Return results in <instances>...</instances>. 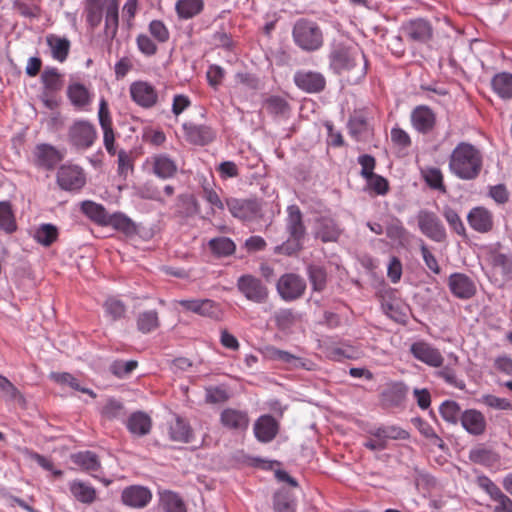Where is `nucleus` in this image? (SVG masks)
<instances>
[{"label":"nucleus","mask_w":512,"mask_h":512,"mask_svg":"<svg viewBox=\"0 0 512 512\" xmlns=\"http://www.w3.org/2000/svg\"><path fill=\"white\" fill-rule=\"evenodd\" d=\"M448 287L456 298L462 300L474 297L477 292L474 280L464 273L451 274L448 278Z\"/></svg>","instance_id":"9b49d317"},{"label":"nucleus","mask_w":512,"mask_h":512,"mask_svg":"<svg viewBox=\"0 0 512 512\" xmlns=\"http://www.w3.org/2000/svg\"><path fill=\"white\" fill-rule=\"evenodd\" d=\"M330 66L336 73H351L358 80L366 74L367 60L360 48L337 45L330 54Z\"/></svg>","instance_id":"f03ea898"},{"label":"nucleus","mask_w":512,"mask_h":512,"mask_svg":"<svg viewBox=\"0 0 512 512\" xmlns=\"http://www.w3.org/2000/svg\"><path fill=\"white\" fill-rule=\"evenodd\" d=\"M342 233V229L331 218H321L317 221L315 237L324 243L336 242Z\"/></svg>","instance_id":"a878e982"},{"label":"nucleus","mask_w":512,"mask_h":512,"mask_svg":"<svg viewBox=\"0 0 512 512\" xmlns=\"http://www.w3.org/2000/svg\"><path fill=\"white\" fill-rule=\"evenodd\" d=\"M152 167L154 174L161 179L173 178L178 171L176 162L166 154L153 156Z\"/></svg>","instance_id":"bb28decb"},{"label":"nucleus","mask_w":512,"mask_h":512,"mask_svg":"<svg viewBox=\"0 0 512 512\" xmlns=\"http://www.w3.org/2000/svg\"><path fill=\"white\" fill-rule=\"evenodd\" d=\"M371 435L383 438L386 443L389 439L406 440L409 438V433L406 430L396 426L379 427L371 431Z\"/></svg>","instance_id":"8fccbe9b"},{"label":"nucleus","mask_w":512,"mask_h":512,"mask_svg":"<svg viewBox=\"0 0 512 512\" xmlns=\"http://www.w3.org/2000/svg\"><path fill=\"white\" fill-rule=\"evenodd\" d=\"M309 280L315 291H321L326 284V272L322 267L316 265L308 266Z\"/></svg>","instance_id":"bf43d9fd"},{"label":"nucleus","mask_w":512,"mask_h":512,"mask_svg":"<svg viewBox=\"0 0 512 512\" xmlns=\"http://www.w3.org/2000/svg\"><path fill=\"white\" fill-rule=\"evenodd\" d=\"M449 170L457 178L475 180L483 169V155L479 148L469 142H459L449 156Z\"/></svg>","instance_id":"f257e3e1"},{"label":"nucleus","mask_w":512,"mask_h":512,"mask_svg":"<svg viewBox=\"0 0 512 512\" xmlns=\"http://www.w3.org/2000/svg\"><path fill=\"white\" fill-rule=\"evenodd\" d=\"M492 88L494 92L503 99L512 98V74L502 72L496 74L492 79Z\"/></svg>","instance_id":"e433bc0d"},{"label":"nucleus","mask_w":512,"mask_h":512,"mask_svg":"<svg viewBox=\"0 0 512 512\" xmlns=\"http://www.w3.org/2000/svg\"><path fill=\"white\" fill-rule=\"evenodd\" d=\"M58 229L53 224H42L34 233V239L43 246H50L57 240Z\"/></svg>","instance_id":"49530a36"},{"label":"nucleus","mask_w":512,"mask_h":512,"mask_svg":"<svg viewBox=\"0 0 512 512\" xmlns=\"http://www.w3.org/2000/svg\"><path fill=\"white\" fill-rule=\"evenodd\" d=\"M436 375L442 378L446 383L459 389H464L465 383L459 380L456 376L455 370L450 366H445L436 372Z\"/></svg>","instance_id":"338daca9"},{"label":"nucleus","mask_w":512,"mask_h":512,"mask_svg":"<svg viewBox=\"0 0 512 512\" xmlns=\"http://www.w3.org/2000/svg\"><path fill=\"white\" fill-rule=\"evenodd\" d=\"M169 436L172 441L188 443L192 439V430L187 422L176 417L175 421L170 424Z\"/></svg>","instance_id":"c9c22d12"},{"label":"nucleus","mask_w":512,"mask_h":512,"mask_svg":"<svg viewBox=\"0 0 512 512\" xmlns=\"http://www.w3.org/2000/svg\"><path fill=\"white\" fill-rule=\"evenodd\" d=\"M56 180L62 190L75 192L84 187L86 176L77 165H62L57 171Z\"/></svg>","instance_id":"0eeeda50"},{"label":"nucleus","mask_w":512,"mask_h":512,"mask_svg":"<svg viewBox=\"0 0 512 512\" xmlns=\"http://www.w3.org/2000/svg\"><path fill=\"white\" fill-rule=\"evenodd\" d=\"M202 0H178L175 6L177 15L181 19H190L203 10Z\"/></svg>","instance_id":"a19ab883"},{"label":"nucleus","mask_w":512,"mask_h":512,"mask_svg":"<svg viewBox=\"0 0 512 512\" xmlns=\"http://www.w3.org/2000/svg\"><path fill=\"white\" fill-rule=\"evenodd\" d=\"M264 107L272 115H285L289 110L288 103L278 96L268 98L264 103Z\"/></svg>","instance_id":"052dcab7"},{"label":"nucleus","mask_w":512,"mask_h":512,"mask_svg":"<svg viewBox=\"0 0 512 512\" xmlns=\"http://www.w3.org/2000/svg\"><path fill=\"white\" fill-rule=\"evenodd\" d=\"M488 260L493 269L499 271L504 277L512 276V255L501 253L497 249H491Z\"/></svg>","instance_id":"2f4dec72"},{"label":"nucleus","mask_w":512,"mask_h":512,"mask_svg":"<svg viewBox=\"0 0 512 512\" xmlns=\"http://www.w3.org/2000/svg\"><path fill=\"white\" fill-rule=\"evenodd\" d=\"M462 427L467 433L473 436L483 435L486 431L487 422L482 412L476 409H467L460 417Z\"/></svg>","instance_id":"a211bd4d"},{"label":"nucleus","mask_w":512,"mask_h":512,"mask_svg":"<svg viewBox=\"0 0 512 512\" xmlns=\"http://www.w3.org/2000/svg\"><path fill=\"white\" fill-rule=\"evenodd\" d=\"M404 34L412 41L426 42L432 37V27L428 21L415 19L403 26Z\"/></svg>","instance_id":"5701e85b"},{"label":"nucleus","mask_w":512,"mask_h":512,"mask_svg":"<svg viewBox=\"0 0 512 512\" xmlns=\"http://www.w3.org/2000/svg\"><path fill=\"white\" fill-rule=\"evenodd\" d=\"M413 127L420 133L431 132L436 124V115L431 108L425 105L417 106L411 113Z\"/></svg>","instance_id":"f3484780"},{"label":"nucleus","mask_w":512,"mask_h":512,"mask_svg":"<svg viewBox=\"0 0 512 512\" xmlns=\"http://www.w3.org/2000/svg\"><path fill=\"white\" fill-rule=\"evenodd\" d=\"M67 94L72 104L78 108H83L90 103L89 91L80 83L71 84L68 87Z\"/></svg>","instance_id":"c03bdc74"},{"label":"nucleus","mask_w":512,"mask_h":512,"mask_svg":"<svg viewBox=\"0 0 512 512\" xmlns=\"http://www.w3.org/2000/svg\"><path fill=\"white\" fill-rule=\"evenodd\" d=\"M286 212L285 229L289 234V238L282 244L276 246L274 253L291 256L298 253L303 248L306 227L303 222V214L297 205H289Z\"/></svg>","instance_id":"7ed1b4c3"},{"label":"nucleus","mask_w":512,"mask_h":512,"mask_svg":"<svg viewBox=\"0 0 512 512\" xmlns=\"http://www.w3.org/2000/svg\"><path fill=\"white\" fill-rule=\"evenodd\" d=\"M443 216L451 229H453L458 235H465V226L458 213L453 208L445 206L443 209Z\"/></svg>","instance_id":"680f3d73"},{"label":"nucleus","mask_w":512,"mask_h":512,"mask_svg":"<svg viewBox=\"0 0 512 512\" xmlns=\"http://www.w3.org/2000/svg\"><path fill=\"white\" fill-rule=\"evenodd\" d=\"M294 82L298 88L307 93L321 92L326 85V80L321 73L304 70L295 73Z\"/></svg>","instance_id":"2eb2a0df"},{"label":"nucleus","mask_w":512,"mask_h":512,"mask_svg":"<svg viewBox=\"0 0 512 512\" xmlns=\"http://www.w3.org/2000/svg\"><path fill=\"white\" fill-rule=\"evenodd\" d=\"M273 318L276 326L280 330H287L291 328L297 320L294 311L288 308L279 309L274 313Z\"/></svg>","instance_id":"4d7b16f0"},{"label":"nucleus","mask_w":512,"mask_h":512,"mask_svg":"<svg viewBox=\"0 0 512 512\" xmlns=\"http://www.w3.org/2000/svg\"><path fill=\"white\" fill-rule=\"evenodd\" d=\"M408 392L407 386L402 382H396L388 386L381 393V402L384 407H398L404 402Z\"/></svg>","instance_id":"393cba45"},{"label":"nucleus","mask_w":512,"mask_h":512,"mask_svg":"<svg viewBox=\"0 0 512 512\" xmlns=\"http://www.w3.org/2000/svg\"><path fill=\"white\" fill-rule=\"evenodd\" d=\"M160 501L165 512H186L183 500L174 492H163L161 494Z\"/></svg>","instance_id":"de8ad7c7"},{"label":"nucleus","mask_w":512,"mask_h":512,"mask_svg":"<svg viewBox=\"0 0 512 512\" xmlns=\"http://www.w3.org/2000/svg\"><path fill=\"white\" fill-rule=\"evenodd\" d=\"M106 226H111L126 236H132L137 233L136 224L128 216L121 212L109 214L106 221Z\"/></svg>","instance_id":"7c9ffc66"},{"label":"nucleus","mask_w":512,"mask_h":512,"mask_svg":"<svg viewBox=\"0 0 512 512\" xmlns=\"http://www.w3.org/2000/svg\"><path fill=\"white\" fill-rule=\"evenodd\" d=\"M236 287L245 299L252 303L264 304L269 298L268 287L260 278L252 274L241 275L237 279Z\"/></svg>","instance_id":"39448f33"},{"label":"nucleus","mask_w":512,"mask_h":512,"mask_svg":"<svg viewBox=\"0 0 512 512\" xmlns=\"http://www.w3.org/2000/svg\"><path fill=\"white\" fill-rule=\"evenodd\" d=\"M278 428V422L273 416L262 415L254 424V434L260 442L267 443L276 437Z\"/></svg>","instance_id":"4be33fe9"},{"label":"nucleus","mask_w":512,"mask_h":512,"mask_svg":"<svg viewBox=\"0 0 512 512\" xmlns=\"http://www.w3.org/2000/svg\"><path fill=\"white\" fill-rule=\"evenodd\" d=\"M417 221L420 231L429 239L435 242H443L446 239L445 228L434 212L420 210Z\"/></svg>","instance_id":"6e6552de"},{"label":"nucleus","mask_w":512,"mask_h":512,"mask_svg":"<svg viewBox=\"0 0 512 512\" xmlns=\"http://www.w3.org/2000/svg\"><path fill=\"white\" fill-rule=\"evenodd\" d=\"M410 352L414 358L431 367H441L444 358L441 352L425 341L414 342L410 346Z\"/></svg>","instance_id":"f8f14e48"},{"label":"nucleus","mask_w":512,"mask_h":512,"mask_svg":"<svg viewBox=\"0 0 512 512\" xmlns=\"http://www.w3.org/2000/svg\"><path fill=\"white\" fill-rule=\"evenodd\" d=\"M81 211L97 225L103 227L106 226L109 213L106 211L103 205L90 200H86L81 203Z\"/></svg>","instance_id":"72a5a7b5"},{"label":"nucleus","mask_w":512,"mask_h":512,"mask_svg":"<svg viewBox=\"0 0 512 512\" xmlns=\"http://www.w3.org/2000/svg\"><path fill=\"white\" fill-rule=\"evenodd\" d=\"M0 228L7 233H12L17 228L11 205L8 202H0Z\"/></svg>","instance_id":"864d4df0"},{"label":"nucleus","mask_w":512,"mask_h":512,"mask_svg":"<svg viewBox=\"0 0 512 512\" xmlns=\"http://www.w3.org/2000/svg\"><path fill=\"white\" fill-rule=\"evenodd\" d=\"M46 43L51 50L53 59L59 62H64L67 59L71 43L66 37L49 34L46 36Z\"/></svg>","instance_id":"c756f323"},{"label":"nucleus","mask_w":512,"mask_h":512,"mask_svg":"<svg viewBox=\"0 0 512 512\" xmlns=\"http://www.w3.org/2000/svg\"><path fill=\"white\" fill-rule=\"evenodd\" d=\"M126 426L130 433L145 436L150 433L152 421L146 413L137 411L130 415Z\"/></svg>","instance_id":"c85d7f7f"},{"label":"nucleus","mask_w":512,"mask_h":512,"mask_svg":"<svg viewBox=\"0 0 512 512\" xmlns=\"http://www.w3.org/2000/svg\"><path fill=\"white\" fill-rule=\"evenodd\" d=\"M125 413L123 404L115 399H109L102 408V416L108 420L123 418Z\"/></svg>","instance_id":"13d9d810"},{"label":"nucleus","mask_w":512,"mask_h":512,"mask_svg":"<svg viewBox=\"0 0 512 512\" xmlns=\"http://www.w3.org/2000/svg\"><path fill=\"white\" fill-rule=\"evenodd\" d=\"M119 5L117 0H105V29L107 38L113 40L118 31Z\"/></svg>","instance_id":"cd10ccee"},{"label":"nucleus","mask_w":512,"mask_h":512,"mask_svg":"<svg viewBox=\"0 0 512 512\" xmlns=\"http://www.w3.org/2000/svg\"><path fill=\"white\" fill-rule=\"evenodd\" d=\"M137 329L143 334L150 333L160 325L159 316L156 310L143 311L136 319Z\"/></svg>","instance_id":"58836bf2"},{"label":"nucleus","mask_w":512,"mask_h":512,"mask_svg":"<svg viewBox=\"0 0 512 512\" xmlns=\"http://www.w3.org/2000/svg\"><path fill=\"white\" fill-rule=\"evenodd\" d=\"M209 248L217 257H227L235 252L236 245L228 237H216L209 241Z\"/></svg>","instance_id":"37998d69"},{"label":"nucleus","mask_w":512,"mask_h":512,"mask_svg":"<svg viewBox=\"0 0 512 512\" xmlns=\"http://www.w3.org/2000/svg\"><path fill=\"white\" fill-rule=\"evenodd\" d=\"M292 35L296 45L304 51H316L323 45L322 30L317 23L311 20H297Z\"/></svg>","instance_id":"20e7f679"},{"label":"nucleus","mask_w":512,"mask_h":512,"mask_svg":"<svg viewBox=\"0 0 512 512\" xmlns=\"http://www.w3.org/2000/svg\"><path fill=\"white\" fill-rule=\"evenodd\" d=\"M440 414L442 418L451 424H457L461 417V408L459 404L452 400L444 401L440 408Z\"/></svg>","instance_id":"603ef678"},{"label":"nucleus","mask_w":512,"mask_h":512,"mask_svg":"<svg viewBox=\"0 0 512 512\" xmlns=\"http://www.w3.org/2000/svg\"><path fill=\"white\" fill-rule=\"evenodd\" d=\"M35 164L46 170H52L62 161L64 155L50 144H38L33 152Z\"/></svg>","instance_id":"4468645a"},{"label":"nucleus","mask_w":512,"mask_h":512,"mask_svg":"<svg viewBox=\"0 0 512 512\" xmlns=\"http://www.w3.org/2000/svg\"><path fill=\"white\" fill-rule=\"evenodd\" d=\"M68 137L77 149H87L93 145L97 138V131L93 124L85 120L73 123L69 128Z\"/></svg>","instance_id":"1a4fd4ad"},{"label":"nucleus","mask_w":512,"mask_h":512,"mask_svg":"<svg viewBox=\"0 0 512 512\" xmlns=\"http://www.w3.org/2000/svg\"><path fill=\"white\" fill-rule=\"evenodd\" d=\"M467 220L469 225L477 232L486 233L493 227L492 214L483 207L473 208L468 216Z\"/></svg>","instance_id":"b1692460"},{"label":"nucleus","mask_w":512,"mask_h":512,"mask_svg":"<svg viewBox=\"0 0 512 512\" xmlns=\"http://www.w3.org/2000/svg\"><path fill=\"white\" fill-rule=\"evenodd\" d=\"M131 98L143 108H151L157 104L158 94L155 88L145 81H136L130 86Z\"/></svg>","instance_id":"ddd939ff"},{"label":"nucleus","mask_w":512,"mask_h":512,"mask_svg":"<svg viewBox=\"0 0 512 512\" xmlns=\"http://www.w3.org/2000/svg\"><path fill=\"white\" fill-rule=\"evenodd\" d=\"M178 304L185 310L200 316L216 319L220 315L219 305L211 299H182Z\"/></svg>","instance_id":"dca6fc26"},{"label":"nucleus","mask_w":512,"mask_h":512,"mask_svg":"<svg viewBox=\"0 0 512 512\" xmlns=\"http://www.w3.org/2000/svg\"><path fill=\"white\" fill-rule=\"evenodd\" d=\"M275 512H295L296 501L294 495L287 490H280L275 493L273 500Z\"/></svg>","instance_id":"79ce46f5"},{"label":"nucleus","mask_w":512,"mask_h":512,"mask_svg":"<svg viewBox=\"0 0 512 512\" xmlns=\"http://www.w3.org/2000/svg\"><path fill=\"white\" fill-rule=\"evenodd\" d=\"M86 21L91 28H96L102 21L103 4H85Z\"/></svg>","instance_id":"0e129e2a"},{"label":"nucleus","mask_w":512,"mask_h":512,"mask_svg":"<svg viewBox=\"0 0 512 512\" xmlns=\"http://www.w3.org/2000/svg\"><path fill=\"white\" fill-rule=\"evenodd\" d=\"M41 81L48 91L54 92L62 88L61 75L56 68H46L41 75Z\"/></svg>","instance_id":"5fc2aeb1"},{"label":"nucleus","mask_w":512,"mask_h":512,"mask_svg":"<svg viewBox=\"0 0 512 512\" xmlns=\"http://www.w3.org/2000/svg\"><path fill=\"white\" fill-rule=\"evenodd\" d=\"M269 355L272 359L281 361L283 363L290 364L294 368H305L310 369L309 364H311L310 361H307L305 359L299 358L287 351L277 349L275 347L269 348Z\"/></svg>","instance_id":"4c0bfd02"},{"label":"nucleus","mask_w":512,"mask_h":512,"mask_svg":"<svg viewBox=\"0 0 512 512\" xmlns=\"http://www.w3.org/2000/svg\"><path fill=\"white\" fill-rule=\"evenodd\" d=\"M70 491L72 495L82 503L90 504L96 498L95 489L81 481L72 482L70 484Z\"/></svg>","instance_id":"a18cd8bd"},{"label":"nucleus","mask_w":512,"mask_h":512,"mask_svg":"<svg viewBox=\"0 0 512 512\" xmlns=\"http://www.w3.org/2000/svg\"><path fill=\"white\" fill-rule=\"evenodd\" d=\"M105 313L112 321H117L125 317L126 306L124 303L116 298H109L105 301Z\"/></svg>","instance_id":"6e6d98bb"},{"label":"nucleus","mask_w":512,"mask_h":512,"mask_svg":"<svg viewBox=\"0 0 512 512\" xmlns=\"http://www.w3.org/2000/svg\"><path fill=\"white\" fill-rule=\"evenodd\" d=\"M426 184L434 190L445 193L446 187L443 183V174L439 168L431 167L422 171Z\"/></svg>","instance_id":"3c124183"},{"label":"nucleus","mask_w":512,"mask_h":512,"mask_svg":"<svg viewBox=\"0 0 512 512\" xmlns=\"http://www.w3.org/2000/svg\"><path fill=\"white\" fill-rule=\"evenodd\" d=\"M350 133L357 139L363 137L369 130L366 119L362 116H355L350 119L348 124Z\"/></svg>","instance_id":"69168bd1"},{"label":"nucleus","mask_w":512,"mask_h":512,"mask_svg":"<svg viewBox=\"0 0 512 512\" xmlns=\"http://www.w3.org/2000/svg\"><path fill=\"white\" fill-rule=\"evenodd\" d=\"M226 205L230 213L243 221L255 220L262 216L261 203L255 199H236L226 200Z\"/></svg>","instance_id":"9d476101"},{"label":"nucleus","mask_w":512,"mask_h":512,"mask_svg":"<svg viewBox=\"0 0 512 512\" xmlns=\"http://www.w3.org/2000/svg\"><path fill=\"white\" fill-rule=\"evenodd\" d=\"M249 416L246 411L226 408L220 414L221 425L232 431H245L249 426Z\"/></svg>","instance_id":"6ab92c4d"},{"label":"nucleus","mask_w":512,"mask_h":512,"mask_svg":"<svg viewBox=\"0 0 512 512\" xmlns=\"http://www.w3.org/2000/svg\"><path fill=\"white\" fill-rule=\"evenodd\" d=\"M71 460L86 471L99 470L101 464L98 456L92 451H83L71 455Z\"/></svg>","instance_id":"ea45409f"},{"label":"nucleus","mask_w":512,"mask_h":512,"mask_svg":"<svg viewBox=\"0 0 512 512\" xmlns=\"http://www.w3.org/2000/svg\"><path fill=\"white\" fill-rule=\"evenodd\" d=\"M186 140L194 145L204 146L212 142L215 138V132L206 125H195L185 123L183 125Z\"/></svg>","instance_id":"aec40b11"},{"label":"nucleus","mask_w":512,"mask_h":512,"mask_svg":"<svg viewBox=\"0 0 512 512\" xmlns=\"http://www.w3.org/2000/svg\"><path fill=\"white\" fill-rule=\"evenodd\" d=\"M469 459L476 464L493 467L499 462L500 456L492 449L477 446L470 450Z\"/></svg>","instance_id":"f704fd0d"},{"label":"nucleus","mask_w":512,"mask_h":512,"mask_svg":"<svg viewBox=\"0 0 512 512\" xmlns=\"http://www.w3.org/2000/svg\"><path fill=\"white\" fill-rule=\"evenodd\" d=\"M200 212V205L192 194H181L177 197L176 213L182 218H189Z\"/></svg>","instance_id":"473e14b6"},{"label":"nucleus","mask_w":512,"mask_h":512,"mask_svg":"<svg viewBox=\"0 0 512 512\" xmlns=\"http://www.w3.org/2000/svg\"><path fill=\"white\" fill-rule=\"evenodd\" d=\"M121 498L127 506L143 508L150 502L152 495L148 488L132 485L123 490Z\"/></svg>","instance_id":"412c9836"},{"label":"nucleus","mask_w":512,"mask_h":512,"mask_svg":"<svg viewBox=\"0 0 512 512\" xmlns=\"http://www.w3.org/2000/svg\"><path fill=\"white\" fill-rule=\"evenodd\" d=\"M491 500L496 503L493 510L494 512H512V499L502 490L491 498Z\"/></svg>","instance_id":"774afa93"},{"label":"nucleus","mask_w":512,"mask_h":512,"mask_svg":"<svg viewBox=\"0 0 512 512\" xmlns=\"http://www.w3.org/2000/svg\"><path fill=\"white\" fill-rule=\"evenodd\" d=\"M137 365L138 363L135 360H117L110 365V372L119 378H123L130 374Z\"/></svg>","instance_id":"e2e57ef3"},{"label":"nucleus","mask_w":512,"mask_h":512,"mask_svg":"<svg viewBox=\"0 0 512 512\" xmlns=\"http://www.w3.org/2000/svg\"><path fill=\"white\" fill-rule=\"evenodd\" d=\"M50 377L57 383L59 384H63V385H68L69 387H71L72 389L76 390V391H81L83 393H86L88 395H90L91 397L95 398L96 397V394L94 393L93 390L91 389H88V388H84L80 385L79 381L77 378H75L73 375H71L70 373H67V372H63V373H51Z\"/></svg>","instance_id":"09e8293b"},{"label":"nucleus","mask_w":512,"mask_h":512,"mask_svg":"<svg viewBox=\"0 0 512 512\" xmlns=\"http://www.w3.org/2000/svg\"><path fill=\"white\" fill-rule=\"evenodd\" d=\"M276 290L283 300L294 301L304 295L306 281L295 273H285L278 279Z\"/></svg>","instance_id":"423d86ee"}]
</instances>
